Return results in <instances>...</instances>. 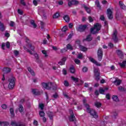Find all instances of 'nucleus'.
<instances>
[{
	"mask_svg": "<svg viewBox=\"0 0 126 126\" xmlns=\"http://www.w3.org/2000/svg\"><path fill=\"white\" fill-rule=\"evenodd\" d=\"M101 30V24L97 23L94 25V27L91 29V32L92 34H96Z\"/></svg>",
	"mask_w": 126,
	"mask_h": 126,
	"instance_id": "nucleus-1",
	"label": "nucleus"
},
{
	"mask_svg": "<svg viewBox=\"0 0 126 126\" xmlns=\"http://www.w3.org/2000/svg\"><path fill=\"white\" fill-rule=\"evenodd\" d=\"M85 107L87 108V111L88 113L90 114L93 118H94V119L98 118V115H97L96 111L93 109L91 110L90 106L88 104H86Z\"/></svg>",
	"mask_w": 126,
	"mask_h": 126,
	"instance_id": "nucleus-2",
	"label": "nucleus"
},
{
	"mask_svg": "<svg viewBox=\"0 0 126 126\" xmlns=\"http://www.w3.org/2000/svg\"><path fill=\"white\" fill-rule=\"evenodd\" d=\"M8 82H9L8 88H9V89H13L15 85V78L13 76L11 77L8 80Z\"/></svg>",
	"mask_w": 126,
	"mask_h": 126,
	"instance_id": "nucleus-3",
	"label": "nucleus"
},
{
	"mask_svg": "<svg viewBox=\"0 0 126 126\" xmlns=\"http://www.w3.org/2000/svg\"><path fill=\"white\" fill-rule=\"evenodd\" d=\"M27 47L24 46V48L26 51H27L28 53L30 54V55H33V52H34V49H35V47H34V45L31 44H28L27 45Z\"/></svg>",
	"mask_w": 126,
	"mask_h": 126,
	"instance_id": "nucleus-4",
	"label": "nucleus"
},
{
	"mask_svg": "<svg viewBox=\"0 0 126 126\" xmlns=\"http://www.w3.org/2000/svg\"><path fill=\"white\" fill-rule=\"evenodd\" d=\"M42 87L45 89H47V90H50L52 87H53V83H42L41 84Z\"/></svg>",
	"mask_w": 126,
	"mask_h": 126,
	"instance_id": "nucleus-5",
	"label": "nucleus"
},
{
	"mask_svg": "<svg viewBox=\"0 0 126 126\" xmlns=\"http://www.w3.org/2000/svg\"><path fill=\"white\" fill-rule=\"evenodd\" d=\"M86 28H87V26L86 25H80L79 26L76 27V30L79 32H83L85 31Z\"/></svg>",
	"mask_w": 126,
	"mask_h": 126,
	"instance_id": "nucleus-6",
	"label": "nucleus"
},
{
	"mask_svg": "<svg viewBox=\"0 0 126 126\" xmlns=\"http://www.w3.org/2000/svg\"><path fill=\"white\" fill-rule=\"evenodd\" d=\"M94 72L96 80H99L100 79V70L99 68H94Z\"/></svg>",
	"mask_w": 126,
	"mask_h": 126,
	"instance_id": "nucleus-7",
	"label": "nucleus"
},
{
	"mask_svg": "<svg viewBox=\"0 0 126 126\" xmlns=\"http://www.w3.org/2000/svg\"><path fill=\"white\" fill-rule=\"evenodd\" d=\"M97 58L99 62L102 61V58H103V51L102 49L99 48L97 51Z\"/></svg>",
	"mask_w": 126,
	"mask_h": 126,
	"instance_id": "nucleus-8",
	"label": "nucleus"
},
{
	"mask_svg": "<svg viewBox=\"0 0 126 126\" xmlns=\"http://www.w3.org/2000/svg\"><path fill=\"white\" fill-rule=\"evenodd\" d=\"M118 35V31L117 30H114L113 32V33L112 35V39L113 41L115 42V43H117L118 41V37L117 36Z\"/></svg>",
	"mask_w": 126,
	"mask_h": 126,
	"instance_id": "nucleus-9",
	"label": "nucleus"
},
{
	"mask_svg": "<svg viewBox=\"0 0 126 126\" xmlns=\"http://www.w3.org/2000/svg\"><path fill=\"white\" fill-rule=\"evenodd\" d=\"M107 15L109 19H113V11L109 8L107 10Z\"/></svg>",
	"mask_w": 126,
	"mask_h": 126,
	"instance_id": "nucleus-10",
	"label": "nucleus"
},
{
	"mask_svg": "<svg viewBox=\"0 0 126 126\" xmlns=\"http://www.w3.org/2000/svg\"><path fill=\"white\" fill-rule=\"evenodd\" d=\"M117 55L119 56V57L121 59H124V54H123V52L120 50H117L116 51Z\"/></svg>",
	"mask_w": 126,
	"mask_h": 126,
	"instance_id": "nucleus-11",
	"label": "nucleus"
},
{
	"mask_svg": "<svg viewBox=\"0 0 126 126\" xmlns=\"http://www.w3.org/2000/svg\"><path fill=\"white\" fill-rule=\"evenodd\" d=\"M11 125L12 126H22V123H16L15 121H12Z\"/></svg>",
	"mask_w": 126,
	"mask_h": 126,
	"instance_id": "nucleus-12",
	"label": "nucleus"
},
{
	"mask_svg": "<svg viewBox=\"0 0 126 126\" xmlns=\"http://www.w3.org/2000/svg\"><path fill=\"white\" fill-rule=\"evenodd\" d=\"M66 61V58H63L62 60L58 63L60 65H63L65 63V61Z\"/></svg>",
	"mask_w": 126,
	"mask_h": 126,
	"instance_id": "nucleus-13",
	"label": "nucleus"
},
{
	"mask_svg": "<svg viewBox=\"0 0 126 126\" xmlns=\"http://www.w3.org/2000/svg\"><path fill=\"white\" fill-rule=\"evenodd\" d=\"M38 13L40 15H43L45 17V10H44V8H41L39 9L38 10Z\"/></svg>",
	"mask_w": 126,
	"mask_h": 126,
	"instance_id": "nucleus-14",
	"label": "nucleus"
},
{
	"mask_svg": "<svg viewBox=\"0 0 126 126\" xmlns=\"http://www.w3.org/2000/svg\"><path fill=\"white\" fill-rule=\"evenodd\" d=\"M122 83V81H121L119 79H115V81L113 82V83H114V84H115V85H120V84H121V83Z\"/></svg>",
	"mask_w": 126,
	"mask_h": 126,
	"instance_id": "nucleus-15",
	"label": "nucleus"
},
{
	"mask_svg": "<svg viewBox=\"0 0 126 126\" xmlns=\"http://www.w3.org/2000/svg\"><path fill=\"white\" fill-rule=\"evenodd\" d=\"M93 39V37H92V35H91V34H89L87 36V37L85 40V41H87L88 42H90Z\"/></svg>",
	"mask_w": 126,
	"mask_h": 126,
	"instance_id": "nucleus-16",
	"label": "nucleus"
},
{
	"mask_svg": "<svg viewBox=\"0 0 126 126\" xmlns=\"http://www.w3.org/2000/svg\"><path fill=\"white\" fill-rule=\"evenodd\" d=\"M108 89V88H105L104 89L100 88L99 89V93H100V94H104V93H105V91H107Z\"/></svg>",
	"mask_w": 126,
	"mask_h": 126,
	"instance_id": "nucleus-17",
	"label": "nucleus"
},
{
	"mask_svg": "<svg viewBox=\"0 0 126 126\" xmlns=\"http://www.w3.org/2000/svg\"><path fill=\"white\" fill-rule=\"evenodd\" d=\"M2 71H3L4 73H8V72L11 71V69L10 68H4L2 69Z\"/></svg>",
	"mask_w": 126,
	"mask_h": 126,
	"instance_id": "nucleus-18",
	"label": "nucleus"
},
{
	"mask_svg": "<svg viewBox=\"0 0 126 126\" xmlns=\"http://www.w3.org/2000/svg\"><path fill=\"white\" fill-rule=\"evenodd\" d=\"M63 19L65 21V22H69V16L68 15H65L63 17Z\"/></svg>",
	"mask_w": 126,
	"mask_h": 126,
	"instance_id": "nucleus-19",
	"label": "nucleus"
},
{
	"mask_svg": "<svg viewBox=\"0 0 126 126\" xmlns=\"http://www.w3.org/2000/svg\"><path fill=\"white\" fill-rule=\"evenodd\" d=\"M69 120L70 122H74V121L75 120V116H74V115H71L69 118Z\"/></svg>",
	"mask_w": 126,
	"mask_h": 126,
	"instance_id": "nucleus-20",
	"label": "nucleus"
},
{
	"mask_svg": "<svg viewBox=\"0 0 126 126\" xmlns=\"http://www.w3.org/2000/svg\"><path fill=\"white\" fill-rule=\"evenodd\" d=\"M79 48L82 52H86L87 51V48L82 46V45H80Z\"/></svg>",
	"mask_w": 126,
	"mask_h": 126,
	"instance_id": "nucleus-21",
	"label": "nucleus"
},
{
	"mask_svg": "<svg viewBox=\"0 0 126 126\" xmlns=\"http://www.w3.org/2000/svg\"><path fill=\"white\" fill-rule=\"evenodd\" d=\"M28 71H29V72H30L31 74H32V75H35V72H34V71H33V70H32V69H31V67H28Z\"/></svg>",
	"mask_w": 126,
	"mask_h": 126,
	"instance_id": "nucleus-22",
	"label": "nucleus"
},
{
	"mask_svg": "<svg viewBox=\"0 0 126 126\" xmlns=\"http://www.w3.org/2000/svg\"><path fill=\"white\" fill-rule=\"evenodd\" d=\"M119 5H120L121 8H122V9H124V10L126 9V5H125V4H124L123 2L119 1Z\"/></svg>",
	"mask_w": 126,
	"mask_h": 126,
	"instance_id": "nucleus-23",
	"label": "nucleus"
},
{
	"mask_svg": "<svg viewBox=\"0 0 126 126\" xmlns=\"http://www.w3.org/2000/svg\"><path fill=\"white\" fill-rule=\"evenodd\" d=\"M0 29L1 31H4L5 30L3 23H1V22H0Z\"/></svg>",
	"mask_w": 126,
	"mask_h": 126,
	"instance_id": "nucleus-24",
	"label": "nucleus"
},
{
	"mask_svg": "<svg viewBox=\"0 0 126 126\" xmlns=\"http://www.w3.org/2000/svg\"><path fill=\"white\" fill-rule=\"evenodd\" d=\"M31 24L33 28H37V25L35 24V21H34V20L31 21Z\"/></svg>",
	"mask_w": 126,
	"mask_h": 126,
	"instance_id": "nucleus-25",
	"label": "nucleus"
},
{
	"mask_svg": "<svg viewBox=\"0 0 126 126\" xmlns=\"http://www.w3.org/2000/svg\"><path fill=\"white\" fill-rule=\"evenodd\" d=\"M84 7L88 13H90L91 10H90V8L86 6L85 5H84Z\"/></svg>",
	"mask_w": 126,
	"mask_h": 126,
	"instance_id": "nucleus-26",
	"label": "nucleus"
},
{
	"mask_svg": "<svg viewBox=\"0 0 126 126\" xmlns=\"http://www.w3.org/2000/svg\"><path fill=\"white\" fill-rule=\"evenodd\" d=\"M48 116L49 117L50 119L51 120H53V117L54 116V113L51 112H49L48 113Z\"/></svg>",
	"mask_w": 126,
	"mask_h": 126,
	"instance_id": "nucleus-27",
	"label": "nucleus"
},
{
	"mask_svg": "<svg viewBox=\"0 0 126 126\" xmlns=\"http://www.w3.org/2000/svg\"><path fill=\"white\" fill-rule=\"evenodd\" d=\"M94 105H95V107H97V108H100V107H101V106L102 105L101 103H100L98 101L95 102L94 103Z\"/></svg>",
	"mask_w": 126,
	"mask_h": 126,
	"instance_id": "nucleus-28",
	"label": "nucleus"
},
{
	"mask_svg": "<svg viewBox=\"0 0 126 126\" xmlns=\"http://www.w3.org/2000/svg\"><path fill=\"white\" fill-rule=\"evenodd\" d=\"M112 99L113 101H115V102H118V101H119V98L117 95H113L112 96Z\"/></svg>",
	"mask_w": 126,
	"mask_h": 126,
	"instance_id": "nucleus-29",
	"label": "nucleus"
},
{
	"mask_svg": "<svg viewBox=\"0 0 126 126\" xmlns=\"http://www.w3.org/2000/svg\"><path fill=\"white\" fill-rule=\"evenodd\" d=\"M66 48H67V50H73V48H72V46H71V45H70V44H68L66 45Z\"/></svg>",
	"mask_w": 126,
	"mask_h": 126,
	"instance_id": "nucleus-30",
	"label": "nucleus"
},
{
	"mask_svg": "<svg viewBox=\"0 0 126 126\" xmlns=\"http://www.w3.org/2000/svg\"><path fill=\"white\" fill-rule=\"evenodd\" d=\"M119 64L122 67H125L126 64V61H123L122 63H120Z\"/></svg>",
	"mask_w": 126,
	"mask_h": 126,
	"instance_id": "nucleus-31",
	"label": "nucleus"
},
{
	"mask_svg": "<svg viewBox=\"0 0 126 126\" xmlns=\"http://www.w3.org/2000/svg\"><path fill=\"white\" fill-rule=\"evenodd\" d=\"M70 72L71 73H74V72H75V69H74V67L72 66L70 67Z\"/></svg>",
	"mask_w": 126,
	"mask_h": 126,
	"instance_id": "nucleus-32",
	"label": "nucleus"
},
{
	"mask_svg": "<svg viewBox=\"0 0 126 126\" xmlns=\"http://www.w3.org/2000/svg\"><path fill=\"white\" fill-rule=\"evenodd\" d=\"M67 29H68L67 26H65L62 28V32H66V31H67Z\"/></svg>",
	"mask_w": 126,
	"mask_h": 126,
	"instance_id": "nucleus-33",
	"label": "nucleus"
},
{
	"mask_svg": "<svg viewBox=\"0 0 126 126\" xmlns=\"http://www.w3.org/2000/svg\"><path fill=\"white\" fill-rule=\"evenodd\" d=\"M39 114L40 117L41 118L45 117V112H44V111H40Z\"/></svg>",
	"mask_w": 126,
	"mask_h": 126,
	"instance_id": "nucleus-34",
	"label": "nucleus"
},
{
	"mask_svg": "<svg viewBox=\"0 0 126 126\" xmlns=\"http://www.w3.org/2000/svg\"><path fill=\"white\" fill-rule=\"evenodd\" d=\"M10 113L11 114V117H13V116H14V110H13V108L10 109Z\"/></svg>",
	"mask_w": 126,
	"mask_h": 126,
	"instance_id": "nucleus-35",
	"label": "nucleus"
},
{
	"mask_svg": "<svg viewBox=\"0 0 126 126\" xmlns=\"http://www.w3.org/2000/svg\"><path fill=\"white\" fill-rule=\"evenodd\" d=\"M71 79L74 81V82H78V80H79V79L78 78H75L74 77H71Z\"/></svg>",
	"mask_w": 126,
	"mask_h": 126,
	"instance_id": "nucleus-36",
	"label": "nucleus"
},
{
	"mask_svg": "<svg viewBox=\"0 0 126 126\" xmlns=\"http://www.w3.org/2000/svg\"><path fill=\"white\" fill-rule=\"evenodd\" d=\"M19 111L20 112V113H22L23 112L24 109H23V106L22 105H19Z\"/></svg>",
	"mask_w": 126,
	"mask_h": 126,
	"instance_id": "nucleus-37",
	"label": "nucleus"
},
{
	"mask_svg": "<svg viewBox=\"0 0 126 126\" xmlns=\"http://www.w3.org/2000/svg\"><path fill=\"white\" fill-rule=\"evenodd\" d=\"M32 93L34 95H38V91L36 89L32 90Z\"/></svg>",
	"mask_w": 126,
	"mask_h": 126,
	"instance_id": "nucleus-38",
	"label": "nucleus"
},
{
	"mask_svg": "<svg viewBox=\"0 0 126 126\" xmlns=\"http://www.w3.org/2000/svg\"><path fill=\"white\" fill-rule=\"evenodd\" d=\"M9 123L7 122H2V126H7Z\"/></svg>",
	"mask_w": 126,
	"mask_h": 126,
	"instance_id": "nucleus-39",
	"label": "nucleus"
},
{
	"mask_svg": "<svg viewBox=\"0 0 126 126\" xmlns=\"http://www.w3.org/2000/svg\"><path fill=\"white\" fill-rule=\"evenodd\" d=\"M60 16V14L59 13H56L53 15V18H58Z\"/></svg>",
	"mask_w": 126,
	"mask_h": 126,
	"instance_id": "nucleus-40",
	"label": "nucleus"
},
{
	"mask_svg": "<svg viewBox=\"0 0 126 126\" xmlns=\"http://www.w3.org/2000/svg\"><path fill=\"white\" fill-rule=\"evenodd\" d=\"M78 59H83V54L82 53H80L78 55V57H77Z\"/></svg>",
	"mask_w": 126,
	"mask_h": 126,
	"instance_id": "nucleus-41",
	"label": "nucleus"
},
{
	"mask_svg": "<svg viewBox=\"0 0 126 126\" xmlns=\"http://www.w3.org/2000/svg\"><path fill=\"white\" fill-rule=\"evenodd\" d=\"M41 52L42 54L44 55V57H45V58H47V57H48V55L47 54V51L46 50H42Z\"/></svg>",
	"mask_w": 126,
	"mask_h": 126,
	"instance_id": "nucleus-42",
	"label": "nucleus"
},
{
	"mask_svg": "<svg viewBox=\"0 0 126 126\" xmlns=\"http://www.w3.org/2000/svg\"><path fill=\"white\" fill-rule=\"evenodd\" d=\"M117 116H118V113L117 112H115L113 113V116L112 117L113 120L116 119L117 118Z\"/></svg>",
	"mask_w": 126,
	"mask_h": 126,
	"instance_id": "nucleus-43",
	"label": "nucleus"
},
{
	"mask_svg": "<svg viewBox=\"0 0 126 126\" xmlns=\"http://www.w3.org/2000/svg\"><path fill=\"white\" fill-rule=\"evenodd\" d=\"M95 4H96V6H97V7H99V8L100 7V2H99V0H96L95 1Z\"/></svg>",
	"mask_w": 126,
	"mask_h": 126,
	"instance_id": "nucleus-44",
	"label": "nucleus"
},
{
	"mask_svg": "<svg viewBox=\"0 0 126 126\" xmlns=\"http://www.w3.org/2000/svg\"><path fill=\"white\" fill-rule=\"evenodd\" d=\"M72 1L73 5H76V4H78V1L76 0H72Z\"/></svg>",
	"mask_w": 126,
	"mask_h": 126,
	"instance_id": "nucleus-45",
	"label": "nucleus"
},
{
	"mask_svg": "<svg viewBox=\"0 0 126 126\" xmlns=\"http://www.w3.org/2000/svg\"><path fill=\"white\" fill-rule=\"evenodd\" d=\"M99 19L102 21H105V16H104L103 15H101L99 18Z\"/></svg>",
	"mask_w": 126,
	"mask_h": 126,
	"instance_id": "nucleus-46",
	"label": "nucleus"
},
{
	"mask_svg": "<svg viewBox=\"0 0 126 126\" xmlns=\"http://www.w3.org/2000/svg\"><path fill=\"white\" fill-rule=\"evenodd\" d=\"M74 62L75 63H76L77 64H79V63H80V60H78V59H75L74 60Z\"/></svg>",
	"mask_w": 126,
	"mask_h": 126,
	"instance_id": "nucleus-47",
	"label": "nucleus"
},
{
	"mask_svg": "<svg viewBox=\"0 0 126 126\" xmlns=\"http://www.w3.org/2000/svg\"><path fill=\"white\" fill-rule=\"evenodd\" d=\"M14 54L15 56H16V57H17V56L18 55H19V51L15 50V51H14Z\"/></svg>",
	"mask_w": 126,
	"mask_h": 126,
	"instance_id": "nucleus-48",
	"label": "nucleus"
},
{
	"mask_svg": "<svg viewBox=\"0 0 126 126\" xmlns=\"http://www.w3.org/2000/svg\"><path fill=\"white\" fill-rule=\"evenodd\" d=\"M64 86H66L67 87L69 86V84L68 83V82H67V81H64Z\"/></svg>",
	"mask_w": 126,
	"mask_h": 126,
	"instance_id": "nucleus-49",
	"label": "nucleus"
},
{
	"mask_svg": "<svg viewBox=\"0 0 126 126\" xmlns=\"http://www.w3.org/2000/svg\"><path fill=\"white\" fill-rule=\"evenodd\" d=\"M67 49L66 48H63L61 49V53H65V52H67Z\"/></svg>",
	"mask_w": 126,
	"mask_h": 126,
	"instance_id": "nucleus-50",
	"label": "nucleus"
},
{
	"mask_svg": "<svg viewBox=\"0 0 126 126\" xmlns=\"http://www.w3.org/2000/svg\"><path fill=\"white\" fill-rule=\"evenodd\" d=\"M68 6H71V5H73V3L72 2V0L68 2Z\"/></svg>",
	"mask_w": 126,
	"mask_h": 126,
	"instance_id": "nucleus-51",
	"label": "nucleus"
},
{
	"mask_svg": "<svg viewBox=\"0 0 126 126\" xmlns=\"http://www.w3.org/2000/svg\"><path fill=\"white\" fill-rule=\"evenodd\" d=\"M90 61L92 63H94L96 62V61H95V60L92 58H90Z\"/></svg>",
	"mask_w": 126,
	"mask_h": 126,
	"instance_id": "nucleus-52",
	"label": "nucleus"
},
{
	"mask_svg": "<svg viewBox=\"0 0 126 126\" xmlns=\"http://www.w3.org/2000/svg\"><path fill=\"white\" fill-rule=\"evenodd\" d=\"M87 70H88V69L86 67H84L83 68V72H87Z\"/></svg>",
	"mask_w": 126,
	"mask_h": 126,
	"instance_id": "nucleus-53",
	"label": "nucleus"
},
{
	"mask_svg": "<svg viewBox=\"0 0 126 126\" xmlns=\"http://www.w3.org/2000/svg\"><path fill=\"white\" fill-rule=\"evenodd\" d=\"M34 56L35 57V59H36V60H39V55L38 54L35 53L34 54Z\"/></svg>",
	"mask_w": 126,
	"mask_h": 126,
	"instance_id": "nucleus-54",
	"label": "nucleus"
},
{
	"mask_svg": "<svg viewBox=\"0 0 126 126\" xmlns=\"http://www.w3.org/2000/svg\"><path fill=\"white\" fill-rule=\"evenodd\" d=\"M6 47L8 49H9V48L10 47V44L8 42H6Z\"/></svg>",
	"mask_w": 126,
	"mask_h": 126,
	"instance_id": "nucleus-55",
	"label": "nucleus"
},
{
	"mask_svg": "<svg viewBox=\"0 0 126 126\" xmlns=\"http://www.w3.org/2000/svg\"><path fill=\"white\" fill-rule=\"evenodd\" d=\"M18 13H19V14H20L21 15H22V14H23V12L19 9L18 10Z\"/></svg>",
	"mask_w": 126,
	"mask_h": 126,
	"instance_id": "nucleus-56",
	"label": "nucleus"
},
{
	"mask_svg": "<svg viewBox=\"0 0 126 126\" xmlns=\"http://www.w3.org/2000/svg\"><path fill=\"white\" fill-rule=\"evenodd\" d=\"M39 107L40 108L41 110H43V109H44V104H39Z\"/></svg>",
	"mask_w": 126,
	"mask_h": 126,
	"instance_id": "nucleus-57",
	"label": "nucleus"
},
{
	"mask_svg": "<svg viewBox=\"0 0 126 126\" xmlns=\"http://www.w3.org/2000/svg\"><path fill=\"white\" fill-rule=\"evenodd\" d=\"M106 99H107V100H110V94H106Z\"/></svg>",
	"mask_w": 126,
	"mask_h": 126,
	"instance_id": "nucleus-58",
	"label": "nucleus"
},
{
	"mask_svg": "<svg viewBox=\"0 0 126 126\" xmlns=\"http://www.w3.org/2000/svg\"><path fill=\"white\" fill-rule=\"evenodd\" d=\"M14 25H15V24H14V22H13V21L10 22V26H11V27H13V26H14Z\"/></svg>",
	"mask_w": 126,
	"mask_h": 126,
	"instance_id": "nucleus-59",
	"label": "nucleus"
},
{
	"mask_svg": "<svg viewBox=\"0 0 126 126\" xmlns=\"http://www.w3.org/2000/svg\"><path fill=\"white\" fill-rule=\"evenodd\" d=\"M1 108L2 109H6V108H7V106L5 104H3L1 105Z\"/></svg>",
	"mask_w": 126,
	"mask_h": 126,
	"instance_id": "nucleus-60",
	"label": "nucleus"
},
{
	"mask_svg": "<svg viewBox=\"0 0 126 126\" xmlns=\"http://www.w3.org/2000/svg\"><path fill=\"white\" fill-rule=\"evenodd\" d=\"M40 25L41 26V28H44V26H45V23L40 22Z\"/></svg>",
	"mask_w": 126,
	"mask_h": 126,
	"instance_id": "nucleus-61",
	"label": "nucleus"
},
{
	"mask_svg": "<svg viewBox=\"0 0 126 126\" xmlns=\"http://www.w3.org/2000/svg\"><path fill=\"white\" fill-rule=\"evenodd\" d=\"M88 19L90 22H93V18H92L91 17H89Z\"/></svg>",
	"mask_w": 126,
	"mask_h": 126,
	"instance_id": "nucleus-62",
	"label": "nucleus"
},
{
	"mask_svg": "<svg viewBox=\"0 0 126 126\" xmlns=\"http://www.w3.org/2000/svg\"><path fill=\"white\" fill-rule=\"evenodd\" d=\"M21 3L23 4V5H26L25 2H24V0H21Z\"/></svg>",
	"mask_w": 126,
	"mask_h": 126,
	"instance_id": "nucleus-63",
	"label": "nucleus"
},
{
	"mask_svg": "<svg viewBox=\"0 0 126 126\" xmlns=\"http://www.w3.org/2000/svg\"><path fill=\"white\" fill-rule=\"evenodd\" d=\"M33 3L34 4V5H37V4H38V2H37V1L36 0H34L33 1Z\"/></svg>",
	"mask_w": 126,
	"mask_h": 126,
	"instance_id": "nucleus-64",
	"label": "nucleus"
}]
</instances>
